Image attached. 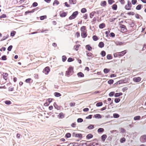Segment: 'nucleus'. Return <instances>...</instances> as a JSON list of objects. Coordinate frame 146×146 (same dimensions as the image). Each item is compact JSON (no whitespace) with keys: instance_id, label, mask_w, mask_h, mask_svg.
Here are the masks:
<instances>
[{"instance_id":"obj_64","label":"nucleus","mask_w":146,"mask_h":146,"mask_svg":"<svg viewBox=\"0 0 146 146\" xmlns=\"http://www.w3.org/2000/svg\"><path fill=\"white\" fill-rule=\"evenodd\" d=\"M13 46L12 45H10L8 47L7 50L8 51H10L11 50Z\"/></svg>"},{"instance_id":"obj_20","label":"nucleus","mask_w":146,"mask_h":146,"mask_svg":"<svg viewBox=\"0 0 146 146\" xmlns=\"http://www.w3.org/2000/svg\"><path fill=\"white\" fill-rule=\"evenodd\" d=\"M123 93L121 92L117 93L115 94L114 96L116 97H119L120 96H122Z\"/></svg>"},{"instance_id":"obj_14","label":"nucleus","mask_w":146,"mask_h":146,"mask_svg":"<svg viewBox=\"0 0 146 146\" xmlns=\"http://www.w3.org/2000/svg\"><path fill=\"white\" fill-rule=\"evenodd\" d=\"M120 27L122 29H123V30L125 32H126L127 31V30L126 28V27L124 25L122 24L121 25Z\"/></svg>"},{"instance_id":"obj_62","label":"nucleus","mask_w":146,"mask_h":146,"mask_svg":"<svg viewBox=\"0 0 146 146\" xmlns=\"http://www.w3.org/2000/svg\"><path fill=\"white\" fill-rule=\"evenodd\" d=\"M127 5L128 6V7L131 8V2L129 1H127Z\"/></svg>"},{"instance_id":"obj_30","label":"nucleus","mask_w":146,"mask_h":146,"mask_svg":"<svg viewBox=\"0 0 146 146\" xmlns=\"http://www.w3.org/2000/svg\"><path fill=\"white\" fill-rule=\"evenodd\" d=\"M94 128V125L92 124L90 125L87 127V128L89 129H92Z\"/></svg>"},{"instance_id":"obj_52","label":"nucleus","mask_w":146,"mask_h":146,"mask_svg":"<svg viewBox=\"0 0 146 146\" xmlns=\"http://www.w3.org/2000/svg\"><path fill=\"white\" fill-rule=\"evenodd\" d=\"M16 33V32L15 31H12L11 32V36H14L15 34Z\"/></svg>"},{"instance_id":"obj_19","label":"nucleus","mask_w":146,"mask_h":146,"mask_svg":"<svg viewBox=\"0 0 146 146\" xmlns=\"http://www.w3.org/2000/svg\"><path fill=\"white\" fill-rule=\"evenodd\" d=\"M53 106L55 108L57 109L58 110H59L60 109V107L58 106L56 103V102H54V103Z\"/></svg>"},{"instance_id":"obj_11","label":"nucleus","mask_w":146,"mask_h":146,"mask_svg":"<svg viewBox=\"0 0 146 146\" xmlns=\"http://www.w3.org/2000/svg\"><path fill=\"white\" fill-rule=\"evenodd\" d=\"M107 135L105 134H104L102 135L101 137V139L102 141H104L106 138H107Z\"/></svg>"},{"instance_id":"obj_37","label":"nucleus","mask_w":146,"mask_h":146,"mask_svg":"<svg viewBox=\"0 0 146 146\" xmlns=\"http://www.w3.org/2000/svg\"><path fill=\"white\" fill-rule=\"evenodd\" d=\"M96 145L97 146L99 145V144L98 143H95L94 142H93L92 144H90L89 145L90 146H96Z\"/></svg>"},{"instance_id":"obj_49","label":"nucleus","mask_w":146,"mask_h":146,"mask_svg":"<svg viewBox=\"0 0 146 146\" xmlns=\"http://www.w3.org/2000/svg\"><path fill=\"white\" fill-rule=\"evenodd\" d=\"M81 12L82 13H84L87 12V10L86 8H83L81 9Z\"/></svg>"},{"instance_id":"obj_36","label":"nucleus","mask_w":146,"mask_h":146,"mask_svg":"<svg viewBox=\"0 0 146 146\" xmlns=\"http://www.w3.org/2000/svg\"><path fill=\"white\" fill-rule=\"evenodd\" d=\"M125 80H119L117 82V84H121L124 83V81Z\"/></svg>"},{"instance_id":"obj_2","label":"nucleus","mask_w":146,"mask_h":146,"mask_svg":"<svg viewBox=\"0 0 146 146\" xmlns=\"http://www.w3.org/2000/svg\"><path fill=\"white\" fill-rule=\"evenodd\" d=\"M68 70L66 71V75L68 76L72 72H73V68L72 66H70Z\"/></svg>"},{"instance_id":"obj_27","label":"nucleus","mask_w":146,"mask_h":146,"mask_svg":"<svg viewBox=\"0 0 146 146\" xmlns=\"http://www.w3.org/2000/svg\"><path fill=\"white\" fill-rule=\"evenodd\" d=\"M86 55L88 57H91V58L93 57V54L90 52H88L86 53Z\"/></svg>"},{"instance_id":"obj_21","label":"nucleus","mask_w":146,"mask_h":146,"mask_svg":"<svg viewBox=\"0 0 146 146\" xmlns=\"http://www.w3.org/2000/svg\"><path fill=\"white\" fill-rule=\"evenodd\" d=\"M104 129L102 128H100L98 129V133H102L104 132Z\"/></svg>"},{"instance_id":"obj_46","label":"nucleus","mask_w":146,"mask_h":146,"mask_svg":"<svg viewBox=\"0 0 146 146\" xmlns=\"http://www.w3.org/2000/svg\"><path fill=\"white\" fill-rule=\"evenodd\" d=\"M67 59V57L65 55H63L62 57V60L63 62H65Z\"/></svg>"},{"instance_id":"obj_34","label":"nucleus","mask_w":146,"mask_h":146,"mask_svg":"<svg viewBox=\"0 0 146 146\" xmlns=\"http://www.w3.org/2000/svg\"><path fill=\"white\" fill-rule=\"evenodd\" d=\"M100 54L102 57H104L106 56V53L105 51L102 50Z\"/></svg>"},{"instance_id":"obj_39","label":"nucleus","mask_w":146,"mask_h":146,"mask_svg":"<svg viewBox=\"0 0 146 146\" xmlns=\"http://www.w3.org/2000/svg\"><path fill=\"white\" fill-rule=\"evenodd\" d=\"M135 17L137 19H140V17L141 19H143V17L139 15L138 14H136L135 15Z\"/></svg>"},{"instance_id":"obj_60","label":"nucleus","mask_w":146,"mask_h":146,"mask_svg":"<svg viewBox=\"0 0 146 146\" xmlns=\"http://www.w3.org/2000/svg\"><path fill=\"white\" fill-rule=\"evenodd\" d=\"M115 34L113 32L110 33L109 35V36L111 37H114L115 36Z\"/></svg>"},{"instance_id":"obj_55","label":"nucleus","mask_w":146,"mask_h":146,"mask_svg":"<svg viewBox=\"0 0 146 146\" xmlns=\"http://www.w3.org/2000/svg\"><path fill=\"white\" fill-rule=\"evenodd\" d=\"M102 6H106V2L105 1H102L101 4Z\"/></svg>"},{"instance_id":"obj_1","label":"nucleus","mask_w":146,"mask_h":146,"mask_svg":"<svg viewBox=\"0 0 146 146\" xmlns=\"http://www.w3.org/2000/svg\"><path fill=\"white\" fill-rule=\"evenodd\" d=\"M78 14V11H76L74 12L72 15L69 17V19L70 20H71L75 19L76 17Z\"/></svg>"},{"instance_id":"obj_40","label":"nucleus","mask_w":146,"mask_h":146,"mask_svg":"<svg viewBox=\"0 0 146 146\" xmlns=\"http://www.w3.org/2000/svg\"><path fill=\"white\" fill-rule=\"evenodd\" d=\"M92 38L94 40L96 41L98 40V36L96 35H94L92 36Z\"/></svg>"},{"instance_id":"obj_59","label":"nucleus","mask_w":146,"mask_h":146,"mask_svg":"<svg viewBox=\"0 0 146 146\" xmlns=\"http://www.w3.org/2000/svg\"><path fill=\"white\" fill-rule=\"evenodd\" d=\"M83 121V119L81 118H78L77 119V121L78 123H81Z\"/></svg>"},{"instance_id":"obj_63","label":"nucleus","mask_w":146,"mask_h":146,"mask_svg":"<svg viewBox=\"0 0 146 146\" xmlns=\"http://www.w3.org/2000/svg\"><path fill=\"white\" fill-rule=\"evenodd\" d=\"M7 17L6 15L5 14H3L0 16V19L3 18H5Z\"/></svg>"},{"instance_id":"obj_47","label":"nucleus","mask_w":146,"mask_h":146,"mask_svg":"<svg viewBox=\"0 0 146 146\" xmlns=\"http://www.w3.org/2000/svg\"><path fill=\"white\" fill-rule=\"evenodd\" d=\"M59 4V2L57 0H55L53 3V5L54 6L55 4L56 5H58Z\"/></svg>"},{"instance_id":"obj_18","label":"nucleus","mask_w":146,"mask_h":146,"mask_svg":"<svg viewBox=\"0 0 146 146\" xmlns=\"http://www.w3.org/2000/svg\"><path fill=\"white\" fill-rule=\"evenodd\" d=\"M141 116L139 115L136 116L134 117L133 119L135 121L139 120L141 119Z\"/></svg>"},{"instance_id":"obj_43","label":"nucleus","mask_w":146,"mask_h":146,"mask_svg":"<svg viewBox=\"0 0 146 146\" xmlns=\"http://www.w3.org/2000/svg\"><path fill=\"white\" fill-rule=\"evenodd\" d=\"M113 82L114 80H113L110 79L108 81V83L109 84L111 85L113 83Z\"/></svg>"},{"instance_id":"obj_50","label":"nucleus","mask_w":146,"mask_h":146,"mask_svg":"<svg viewBox=\"0 0 146 146\" xmlns=\"http://www.w3.org/2000/svg\"><path fill=\"white\" fill-rule=\"evenodd\" d=\"M115 94L114 92H111L109 93V96L110 97H112L115 95Z\"/></svg>"},{"instance_id":"obj_33","label":"nucleus","mask_w":146,"mask_h":146,"mask_svg":"<svg viewBox=\"0 0 146 146\" xmlns=\"http://www.w3.org/2000/svg\"><path fill=\"white\" fill-rule=\"evenodd\" d=\"M96 13V11H94L93 12H92L90 14V18H92L94 16V13Z\"/></svg>"},{"instance_id":"obj_28","label":"nucleus","mask_w":146,"mask_h":146,"mask_svg":"<svg viewBox=\"0 0 146 146\" xmlns=\"http://www.w3.org/2000/svg\"><path fill=\"white\" fill-rule=\"evenodd\" d=\"M103 71L105 74H107L110 72V69L108 68H105L104 69Z\"/></svg>"},{"instance_id":"obj_16","label":"nucleus","mask_w":146,"mask_h":146,"mask_svg":"<svg viewBox=\"0 0 146 146\" xmlns=\"http://www.w3.org/2000/svg\"><path fill=\"white\" fill-rule=\"evenodd\" d=\"M143 7V5L141 4H139L137 5L136 7V9L137 10H140Z\"/></svg>"},{"instance_id":"obj_15","label":"nucleus","mask_w":146,"mask_h":146,"mask_svg":"<svg viewBox=\"0 0 146 146\" xmlns=\"http://www.w3.org/2000/svg\"><path fill=\"white\" fill-rule=\"evenodd\" d=\"M86 49L89 51H90L92 49V47L89 44H88L86 46Z\"/></svg>"},{"instance_id":"obj_54","label":"nucleus","mask_w":146,"mask_h":146,"mask_svg":"<svg viewBox=\"0 0 146 146\" xmlns=\"http://www.w3.org/2000/svg\"><path fill=\"white\" fill-rule=\"evenodd\" d=\"M86 30V27L84 26H83L81 27L80 31L82 32L84 31L85 30Z\"/></svg>"},{"instance_id":"obj_8","label":"nucleus","mask_w":146,"mask_h":146,"mask_svg":"<svg viewBox=\"0 0 146 146\" xmlns=\"http://www.w3.org/2000/svg\"><path fill=\"white\" fill-rule=\"evenodd\" d=\"M81 35L82 38H84L87 37V34L85 31L81 32Z\"/></svg>"},{"instance_id":"obj_41","label":"nucleus","mask_w":146,"mask_h":146,"mask_svg":"<svg viewBox=\"0 0 146 146\" xmlns=\"http://www.w3.org/2000/svg\"><path fill=\"white\" fill-rule=\"evenodd\" d=\"M71 134L69 133H66L65 135V137L67 138H69L71 137Z\"/></svg>"},{"instance_id":"obj_31","label":"nucleus","mask_w":146,"mask_h":146,"mask_svg":"<svg viewBox=\"0 0 146 146\" xmlns=\"http://www.w3.org/2000/svg\"><path fill=\"white\" fill-rule=\"evenodd\" d=\"M113 116L114 118H118L119 117L120 115L117 113H114L113 114Z\"/></svg>"},{"instance_id":"obj_12","label":"nucleus","mask_w":146,"mask_h":146,"mask_svg":"<svg viewBox=\"0 0 146 146\" xmlns=\"http://www.w3.org/2000/svg\"><path fill=\"white\" fill-rule=\"evenodd\" d=\"M77 75L79 77H84V74L81 72H78Z\"/></svg>"},{"instance_id":"obj_42","label":"nucleus","mask_w":146,"mask_h":146,"mask_svg":"<svg viewBox=\"0 0 146 146\" xmlns=\"http://www.w3.org/2000/svg\"><path fill=\"white\" fill-rule=\"evenodd\" d=\"M107 58L108 60H110L112 58V56L110 54H108L107 56Z\"/></svg>"},{"instance_id":"obj_38","label":"nucleus","mask_w":146,"mask_h":146,"mask_svg":"<svg viewBox=\"0 0 146 146\" xmlns=\"http://www.w3.org/2000/svg\"><path fill=\"white\" fill-rule=\"evenodd\" d=\"M6 57L7 56L6 55H3L1 57V58H0V59L3 60H5L7 59Z\"/></svg>"},{"instance_id":"obj_32","label":"nucleus","mask_w":146,"mask_h":146,"mask_svg":"<svg viewBox=\"0 0 146 146\" xmlns=\"http://www.w3.org/2000/svg\"><path fill=\"white\" fill-rule=\"evenodd\" d=\"M112 9L114 10H116L117 9V5L115 4H113L112 6Z\"/></svg>"},{"instance_id":"obj_23","label":"nucleus","mask_w":146,"mask_h":146,"mask_svg":"<svg viewBox=\"0 0 146 146\" xmlns=\"http://www.w3.org/2000/svg\"><path fill=\"white\" fill-rule=\"evenodd\" d=\"M69 3L70 4H74L76 3V0H69Z\"/></svg>"},{"instance_id":"obj_48","label":"nucleus","mask_w":146,"mask_h":146,"mask_svg":"<svg viewBox=\"0 0 146 146\" xmlns=\"http://www.w3.org/2000/svg\"><path fill=\"white\" fill-rule=\"evenodd\" d=\"M126 141V139L125 137H123L121 138L120 140V142L121 143H123Z\"/></svg>"},{"instance_id":"obj_26","label":"nucleus","mask_w":146,"mask_h":146,"mask_svg":"<svg viewBox=\"0 0 146 146\" xmlns=\"http://www.w3.org/2000/svg\"><path fill=\"white\" fill-rule=\"evenodd\" d=\"M54 96L56 97H59L61 96V94L60 93L57 92H55L54 93Z\"/></svg>"},{"instance_id":"obj_29","label":"nucleus","mask_w":146,"mask_h":146,"mask_svg":"<svg viewBox=\"0 0 146 146\" xmlns=\"http://www.w3.org/2000/svg\"><path fill=\"white\" fill-rule=\"evenodd\" d=\"M82 135L81 133H76V137H78L79 138H81L82 137Z\"/></svg>"},{"instance_id":"obj_45","label":"nucleus","mask_w":146,"mask_h":146,"mask_svg":"<svg viewBox=\"0 0 146 146\" xmlns=\"http://www.w3.org/2000/svg\"><path fill=\"white\" fill-rule=\"evenodd\" d=\"M53 100H54V99L52 98H48L46 100V101L49 104Z\"/></svg>"},{"instance_id":"obj_22","label":"nucleus","mask_w":146,"mask_h":146,"mask_svg":"<svg viewBox=\"0 0 146 146\" xmlns=\"http://www.w3.org/2000/svg\"><path fill=\"white\" fill-rule=\"evenodd\" d=\"M93 137V135L91 134H88L86 136V138L87 139H90Z\"/></svg>"},{"instance_id":"obj_17","label":"nucleus","mask_w":146,"mask_h":146,"mask_svg":"<svg viewBox=\"0 0 146 146\" xmlns=\"http://www.w3.org/2000/svg\"><path fill=\"white\" fill-rule=\"evenodd\" d=\"M2 75H3V78L6 80L7 79V77L8 75V74L7 73H3Z\"/></svg>"},{"instance_id":"obj_35","label":"nucleus","mask_w":146,"mask_h":146,"mask_svg":"<svg viewBox=\"0 0 146 146\" xmlns=\"http://www.w3.org/2000/svg\"><path fill=\"white\" fill-rule=\"evenodd\" d=\"M47 17L46 15H43L40 17V19L41 20H43L46 19Z\"/></svg>"},{"instance_id":"obj_44","label":"nucleus","mask_w":146,"mask_h":146,"mask_svg":"<svg viewBox=\"0 0 146 146\" xmlns=\"http://www.w3.org/2000/svg\"><path fill=\"white\" fill-rule=\"evenodd\" d=\"M104 10L103 9H102L100 10L99 11H97L96 12V13L97 14H99L100 13H102L103 12Z\"/></svg>"},{"instance_id":"obj_58","label":"nucleus","mask_w":146,"mask_h":146,"mask_svg":"<svg viewBox=\"0 0 146 146\" xmlns=\"http://www.w3.org/2000/svg\"><path fill=\"white\" fill-rule=\"evenodd\" d=\"M127 14L129 15H135V13L133 12H129L127 13Z\"/></svg>"},{"instance_id":"obj_6","label":"nucleus","mask_w":146,"mask_h":146,"mask_svg":"<svg viewBox=\"0 0 146 146\" xmlns=\"http://www.w3.org/2000/svg\"><path fill=\"white\" fill-rule=\"evenodd\" d=\"M62 11H60V16L61 17H65L67 15V12L66 13L64 11H62Z\"/></svg>"},{"instance_id":"obj_25","label":"nucleus","mask_w":146,"mask_h":146,"mask_svg":"<svg viewBox=\"0 0 146 146\" xmlns=\"http://www.w3.org/2000/svg\"><path fill=\"white\" fill-rule=\"evenodd\" d=\"M115 43L116 45H123L124 43L123 42L120 41H116Z\"/></svg>"},{"instance_id":"obj_5","label":"nucleus","mask_w":146,"mask_h":146,"mask_svg":"<svg viewBox=\"0 0 146 146\" xmlns=\"http://www.w3.org/2000/svg\"><path fill=\"white\" fill-rule=\"evenodd\" d=\"M127 52V50H125L118 53V55L119 56H122L124 55Z\"/></svg>"},{"instance_id":"obj_56","label":"nucleus","mask_w":146,"mask_h":146,"mask_svg":"<svg viewBox=\"0 0 146 146\" xmlns=\"http://www.w3.org/2000/svg\"><path fill=\"white\" fill-rule=\"evenodd\" d=\"M74 60V59L70 57L68 59L67 61L68 62H70L73 61Z\"/></svg>"},{"instance_id":"obj_57","label":"nucleus","mask_w":146,"mask_h":146,"mask_svg":"<svg viewBox=\"0 0 146 146\" xmlns=\"http://www.w3.org/2000/svg\"><path fill=\"white\" fill-rule=\"evenodd\" d=\"M5 104L8 105H9L11 104V102L9 100H6L5 102Z\"/></svg>"},{"instance_id":"obj_61","label":"nucleus","mask_w":146,"mask_h":146,"mask_svg":"<svg viewBox=\"0 0 146 146\" xmlns=\"http://www.w3.org/2000/svg\"><path fill=\"white\" fill-rule=\"evenodd\" d=\"M80 46V45L79 44L76 45L74 46V47L75 48V50L77 51L78 50V48H79V46Z\"/></svg>"},{"instance_id":"obj_24","label":"nucleus","mask_w":146,"mask_h":146,"mask_svg":"<svg viewBox=\"0 0 146 146\" xmlns=\"http://www.w3.org/2000/svg\"><path fill=\"white\" fill-rule=\"evenodd\" d=\"M58 117L60 118H62L64 117V114L62 112H61L58 115Z\"/></svg>"},{"instance_id":"obj_53","label":"nucleus","mask_w":146,"mask_h":146,"mask_svg":"<svg viewBox=\"0 0 146 146\" xmlns=\"http://www.w3.org/2000/svg\"><path fill=\"white\" fill-rule=\"evenodd\" d=\"M120 99L119 98H115L114 100V102L115 103H117L120 101Z\"/></svg>"},{"instance_id":"obj_4","label":"nucleus","mask_w":146,"mask_h":146,"mask_svg":"<svg viewBox=\"0 0 146 146\" xmlns=\"http://www.w3.org/2000/svg\"><path fill=\"white\" fill-rule=\"evenodd\" d=\"M140 140L141 142L142 143L146 142V135H143L141 136L140 138Z\"/></svg>"},{"instance_id":"obj_13","label":"nucleus","mask_w":146,"mask_h":146,"mask_svg":"<svg viewBox=\"0 0 146 146\" xmlns=\"http://www.w3.org/2000/svg\"><path fill=\"white\" fill-rule=\"evenodd\" d=\"M104 43L102 42H100L98 45L99 47L100 48H102L104 46Z\"/></svg>"},{"instance_id":"obj_10","label":"nucleus","mask_w":146,"mask_h":146,"mask_svg":"<svg viewBox=\"0 0 146 146\" xmlns=\"http://www.w3.org/2000/svg\"><path fill=\"white\" fill-rule=\"evenodd\" d=\"M106 26L105 24L104 23H102L99 25V28L100 29H103Z\"/></svg>"},{"instance_id":"obj_7","label":"nucleus","mask_w":146,"mask_h":146,"mask_svg":"<svg viewBox=\"0 0 146 146\" xmlns=\"http://www.w3.org/2000/svg\"><path fill=\"white\" fill-rule=\"evenodd\" d=\"M133 80L136 82H138L141 80V78L140 77H134L133 78Z\"/></svg>"},{"instance_id":"obj_9","label":"nucleus","mask_w":146,"mask_h":146,"mask_svg":"<svg viewBox=\"0 0 146 146\" xmlns=\"http://www.w3.org/2000/svg\"><path fill=\"white\" fill-rule=\"evenodd\" d=\"M93 117L95 118L100 119L102 118V115L99 114H97L94 115L93 116Z\"/></svg>"},{"instance_id":"obj_3","label":"nucleus","mask_w":146,"mask_h":146,"mask_svg":"<svg viewBox=\"0 0 146 146\" xmlns=\"http://www.w3.org/2000/svg\"><path fill=\"white\" fill-rule=\"evenodd\" d=\"M50 67L48 66H47L44 69L43 72L44 73L46 74H47L50 71Z\"/></svg>"},{"instance_id":"obj_51","label":"nucleus","mask_w":146,"mask_h":146,"mask_svg":"<svg viewBox=\"0 0 146 146\" xmlns=\"http://www.w3.org/2000/svg\"><path fill=\"white\" fill-rule=\"evenodd\" d=\"M103 105V103L102 102H99L96 104L97 107H100Z\"/></svg>"}]
</instances>
